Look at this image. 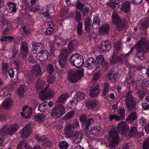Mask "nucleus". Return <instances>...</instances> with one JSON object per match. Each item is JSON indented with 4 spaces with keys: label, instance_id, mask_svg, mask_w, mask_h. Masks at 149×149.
Masks as SVG:
<instances>
[{
    "label": "nucleus",
    "instance_id": "1",
    "mask_svg": "<svg viewBox=\"0 0 149 149\" xmlns=\"http://www.w3.org/2000/svg\"><path fill=\"white\" fill-rule=\"evenodd\" d=\"M18 127V125L17 124H13L11 125H7L1 130L0 131V146L3 142L4 139L2 133L4 134H8L10 135L14 134L17 130Z\"/></svg>",
    "mask_w": 149,
    "mask_h": 149
},
{
    "label": "nucleus",
    "instance_id": "2",
    "mask_svg": "<svg viewBox=\"0 0 149 149\" xmlns=\"http://www.w3.org/2000/svg\"><path fill=\"white\" fill-rule=\"evenodd\" d=\"M115 52L113 55L112 57V59H110V61L111 64H113L116 63L117 62L123 61L125 58V56L122 54L117 56L116 58V52L122 49V46L121 42L120 41H117L114 44Z\"/></svg>",
    "mask_w": 149,
    "mask_h": 149
},
{
    "label": "nucleus",
    "instance_id": "3",
    "mask_svg": "<svg viewBox=\"0 0 149 149\" xmlns=\"http://www.w3.org/2000/svg\"><path fill=\"white\" fill-rule=\"evenodd\" d=\"M69 60L72 65L78 68L81 67L84 64L83 57L78 54H72L70 57Z\"/></svg>",
    "mask_w": 149,
    "mask_h": 149
},
{
    "label": "nucleus",
    "instance_id": "4",
    "mask_svg": "<svg viewBox=\"0 0 149 149\" xmlns=\"http://www.w3.org/2000/svg\"><path fill=\"white\" fill-rule=\"evenodd\" d=\"M65 113V107L61 104L55 106L52 109L51 115L52 117L54 119H57L61 117Z\"/></svg>",
    "mask_w": 149,
    "mask_h": 149
},
{
    "label": "nucleus",
    "instance_id": "5",
    "mask_svg": "<svg viewBox=\"0 0 149 149\" xmlns=\"http://www.w3.org/2000/svg\"><path fill=\"white\" fill-rule=\"evenodd\" d=\"M83 74L82 70H70L68 72V80L71 82H76L83 76Z\"/></svg>",
    "mask_w": 149,
    "mask_h": 149
},
{
    "label": "nucleus",
    "instance_id": "6",
    "mask_svg": "<svg viewBox=\"0 0 149 149\" xmlns=\"http://www.w3.org/2000/svg\"><path fill=\"white\" fill-rule=\"evenodd\" d=\"M109 136V139L110 141L109 146L111 148H114L115 146L118 143L120 140L118 134L113 129L110 132Z\"/></svg>",
    "mask_w": 149,
    "mask_h": 149
},
{
    "label": "nucleus",
    "instance_id": "7",
    "mask_svg": "<svg viewBox=\"0 0 149 149\" xmlns=\"http://www.w3.org/2000/svg\"><path fill=\"white\" fill-rule=\"evenodd\" d=\"M79 127V123L77 120L74 121L73 124L67 125L64 128L65 133L67 138L71 137L73 134V131L74 129H78Z\"/></svg>",
    "mask_w": 149,
    "mask_h": 149
},
{
    "label": "nucleus",
    "instance_id": "8",
    "mask_svg": "<svg viewBox=\"0 0 149 149\" xmlns=\"http://www.w3.org/2000/svg\"><path fill=\"white\" fill-rule=\"evenodd\" d=\"M137 52H146L148 50L149 48V43L148 40L145 38H143L140 40L138 44L135 46Z\"/></svg>",
    "mask_w": 149,
    "mask_h": 149
},
{
    "label": "nucleus",
    "instance_id": "9",
    "mask_svg": "<svg viewBox=\"0 0 149 149\" xmlns=\"http://www.w3.org/2000/svg\"><path fill=\"white\" fill-rule=\"evenodd\" d=\"M54 95V91L52 89H50L47 87L45 88L40 91L39 93V96L42 100H45L47 98L53 97Z\"/></svg>",
    "mask_w": 149,
    "mask_h": 149
},
{
    "label": "nucleus",
    "instance_id": "10",
    "mask_svg": "<svg viewBox=\"0 0 149 149\" xmlns=\"http://www.w3.org/2000/svg\"><path fill=\"white\" fill-rule=\"evenodd\" d=\"M112 22L114 24L116 25L119 30H121L123 29L125 26V23L121 21L118 17L117 12H114L112 15Z\"/></svg>",
    "mask_w": 149,
    "mask_h": 149
},
{
    "label": "nucleus",
    "instance_id": "11",
    "mask_svg": "<svg viewBox=\"0 0 149 149\" xmlns=\"http://www.w3.org/2000/svg\"><path fill=\"white\" fill-rule=\"evenodd\" d=\"M129 127L124 122H121L118 124L117 129L119 133H120L123 136L125 135L128 132Z\"/></svg>",
    "mask_w": 149,
    "mask_h": 149
},
{
    "label": "nucleus",
    "instance_id": "12",
    "mask_svg": "<svg viewBox=\"0 0 149 149\" xmlns=\"http://www.w3.org/2000/svg\"><path fill=\"white\" fill-rule=\"evenodd\" d=\"M126 97L125 102L128 105L127 110L130 111V110L134 109L135 106V101L134 98L132 97L130 93H127Z\"/></svg>",
    "mask_w": 149,
    "mask_h": 149
},
{
    "label": "nucleus",
    "instance_id": "13",
    "mask_svg": "<svg viewBox=\"0 0 149 149\" xmlns=\"http://www.w3.org/2000/svg\"><path fill=\"white\" fill-rule=\"evenodd\" d=\"M8 8L5 10V12H8V15L11 16L15 13L17 10L16 4L12 2H9L7 3Z\"/></svg>",
    "mask_w": 149,
    "mask_h": 149
},
{
    "label": "nucleus",
    "instance_id": "14",
    "mask_svg": "<svg viewBox=\"0 0 149 149\" xmlns=\"http://www.w3.org/2000/svg\"><path fill=\"white\" fill-rule=\"evenodd\" d=\"M111 47V42L106 40L102 41L100 43L99 48L102 52H106L109 51Z\"/></svg>",
    "mask_w": 149,
    "mask_h": 149
},
{
    "label": "nucleus",
    "instance_id": "15",
    "mask_svg": "<svg viewBox=\"0 0 149 149\" xmlns=\"http://www.w3.org/2000/svg\"><path fill=\"white\" fill-rule=\"evenodd\" d=\"M103 129L99 126L92 127L89 131V134L94 136H99L102 135Z\"/></svg>",
    "mask_w": 149,
    "mask_h": 149
},
{
    "label": "nucleus",
    "instance_id": "16",
    "mask_svg": "<svg viewBox=\"0 0 149 149\" xmlns=\"http://www.w3.org/2000/svg\"><path fill=\"white\" fill-rule=\"evenodd\" d=\"M74 41H72L70 42L68 45L69 49H63L61 51V52L59 56H66L68 58V55L71 53V50L73 48Z\"/></svg>",
    "mask_w": 149,
    "mask_h": 149
},
{
    "label": "nucleus",
    "instance_id": "17",
    "mask_svg": "<svg viewBox=\"0 0 149 149\" xmlns=\"http://www.w3.org/2000/svg\"><path fill=\"white\" fill-rule=\"evenodd\" d=\"M31 73L32 76L36 77H39L42 75L41 69L39 65L36 64L32 67Z\"/></svg>",
    "mask_w": 149,
    "mask_h": 149
},
{
    "label": "nucleus",
    "instance_id": "18",
    "mask_svg": "<svg viewBox=\"0 0 149 149\" xmlns=\"http://www.w3.org/2000/svg\"><path fill=\"white\" fill-rule=\"evenodd\" d=\"M49 53L46 50H44L39 52L37 55V58L40 61L46 60L48 58Z\"/></svg>",
    "mask_w": 149,
    "mask_h": 149
},
{
    "label": "nucleus",
    "instance_id": "19",
    "mask_svg": "<svg viewBox=\"0 0 149 149\" xmlns=\"http://www.w3.org/2000/svg\"><path fill=\"white\" fill-rule=\"evenodd\" d=\"M100 92L99 85L97 84H94L91 87L90 94L92 97H94Z\"/></svg>",
    "mask_w": 149,
    "mask_h": 149
},
{
    "label": "nucleus",
    "instance_id": "20",
    "mask_svg": "<svg viewBox=\"0 0 149 149\" xmlns=\"http://www.w3.org/2000/svg\"><path fill=\"white\" fill-rule=\"evenodd\" d=\"M20 50V54L22 57L25 58L28 53V48L27 44L26 42H22L21 43Z\"/></svg>",
    "mask_w": 149,
    "mask_h": 149
},
{
    "label": "nucleus",
    "instance_id": "21",
    "mask_svg": "<svg viewBox=\"0 0 149 149\" xmlns=\"http://www.w3.org/2000/svg\"><path fill=\"white\" fill-rule=\"evenodd\" d=\"M32 109L27 106L23 107L21 115L25 118H29L32 114Z\"/></svg>",
    "mask_w": 149,
    "mask_h": 149
},
{
    "label": "nucleus",
    "instance_id": "22",
    "mask_svg": "<svg viewBox=\"0 0 149 149\" xmlns=\"http://www.w3.org/2000/svg\"><path fill=\"white\" fill-rule=\"evenodd\" d=\"M31 130L30 126L28 125L22 129L20 132V134L23 137L27 138L30 135Z\"/></svg>",
    "mask_w": 149,
    "mask_h": 149
},
{
    "label": "nucleus",
    "instance_id": "23",
    "mask_svg": "<svg viewBox=\"0 0 149 149\" xmlns=\"http://www.w3.org/2000/svg\"><path fill=\"white\" fill-rule=\"evenodd\" d=\"M109 26L108 24L103 25L99 29V33L101 35L104 36L107 34L109 30Z\"/></svg>",
    "mask_w": 149,
    "mask_h": 149
},
{
    "label": "nucleus",
    "instance_id": "24",
    "mask_svg": "<svg viewBox=\"0 0 149 149\" xmlns=\"http://www.w3.org/2000/svg\"><path fill=\"white\" fill-rule=\"evenodd\" d=\"M13 101L10 99H7L5 100L1 105V107L4 109H8L12 105Z\"/></svg>",
    "mask_w": 149,
    "mask_h": 149
},
{
    "label": "nucleus",
    "instance_id": "25",
    "mask_svg": "<svg viewBox=\"0 0 149 149\" xmlns=\"http://www.w3.org/2000/svg\"><path fill=\"white\" fill-rule=\"evenodd\" d=\"M36 89L37 90H40L42 91V89L44 90L46 87H47L45 85L44 81L43 80H37L36 84Z\"/></svg>",
    "mask_w": 149,
    "mask_h": 149
},
{
    "label": "nucleus",
    "instance_id": "26",
    "mask_svg": "<svg viewBox=\"0 0 149 149\" xmlns=\"http://www.w3.org/2000/svg\"><path fill=\"white\" fill-rule=\"evenodd\" d=\"M83 137V134L81 132H76L73 137V140L74 143H78L81 141Z\"/></svg>",
    "mask_w": 149,
    "mask_h": 149
},
{
    "label": "nucleus",
    "instance_id": "27",
    "mask_svg": "<svg viewBox=\"0 0 149 149\" xmlns=\"http://www.w3.org/2000/svg\"><path fill=\"white\" fill-rule=\"evenodd\" d=\"M104 61V59L103 55H100L97 56L96 58V68H100L102 65Z\"/></svg>",
    "mask_w": 149,
    "mask_h": 149
},
{
    "label": "nucleus",
    "instance_id": "28",
    "mask_svg": "<svg viewBox=\"0 0 149 149\" xmlns=\"http://www.w3.org/2000/svg\"><path fill=\"white\" fill-rule=\"evenodd\" d=\"M67 58L66 56H59L58 60V62L59 65L61 68H64L67 63Z\"/></svg>",
    "mask_w": 149,
    "mask_h": 149
},
{
    "label": "nucleus",
    "instance_id": "29",
    "mask_svg": "<svg viewBox=\"0 0 149 149\" xmlns=\"http://www.w3.org/2000/svg\"><path fill=\"white\" fill-rule=\"evenodd\" d=\"M86 115L84 114L80 118V120L82 123V126L86 130L88 129V125L87 123V120H86Z\"/></svg>",
    "mask_w": 149,
    "mask_h": 149
},
{
    "label": "nucleus",
    "instance_id": "30",
    "mask_svg": "<svg viewBox=\"0 0 149 149\" xmlns=\"http://www.w3.org/2000/svg\"><path fill=\"white\" fill-rule=\"evenodd\" d=\"M85 66L89 69H91L94 66L93 59L92 58H89L87 59L85 62Z\"/></svg>",
    "mask_w": 149,
    "mask_h": 149
},
{
    "label": "nucleus",
    "instance_id": "31",
    "mask_svg": "<svg viewBox=\"0 0 149 149\" xmlns=\"http://www.w3.org/2000/svg\"><path fill=\"white\" fill-rule=\"evenodd\" d=\"M45 116L42 113H38L35 115L34 118L37 122H43L45 119Z\"/></svg>",
    "mask_w": 149,
    "mask_h": 149
},
{
    "label": "nucleus",
    "instance_id": "32",
    "mask_svg": "<svg viewBox=\"0 0 149 149\" xmlns=\"http://www.w3.org/2000/svg\"><path fill=\"white\" fill-rule=\"evenodd\" d=\"M42 46V45L40 43H33L32 44V49L33 52L36 53L38 50L40 49L41 47Z\"/></svg>",
    "mask_w": 149,
    "mask_h": 149
},
{
    "label": "nucleus",
    "instance_id": "33",
    "mask_svg": "<svg viewBox=\"0 0 149 149\" xmlns=\"http://www.w3.org/2000/svg\"><path fill=\"white\" fill-rule=\"evenodd\" d=\"M91 21L90 18H87L84 21L85 29L88 33L90 32L91 28Z\"/></svg>",
    "mask_w": 149,
    "mask_h": 149
},
{
    "label": "nucleus",
    "instance_id": "34",
    "mask_svg": "<svg viewBox=\"0 0 149 149\" xmlns=\"http://www.w3.org/2000/svg\"><path fill=\"white\" fill-rule=\"evenodd\" d=\"M97 104V102L94 100H88L86 102V104L88 107L91 108H93L95 107Z\"/></svg>",
    "mask_w": 149,
    "mask_h": 149
},
{
    "label": "nucleus",
    "instance_id": "35",
    "mask_svg": "<svg viewBox=\"0 0 149 149\" xmlns=\"http://www.w3.org/2000/svg\"><path fill=\"white\" fill-rule=\"evenodd\" d=\"M121 9L125 13L128 12L130 9L129 3L126 1L125 3H123Z\"/></svg>",
    "mask_w": 149,
    "mask_h": 149
},
{
    "label": "nucleus",
    "instance_id": "36",
    "mask_svg": "<svg viewBox=\"0 0 149 149\" xmlns=\"http://www.w3.org/2000/svg\"><path fill=\"white\" fill-rule=\"evenodd\" d=\"M137 118V116L135 112H131L130 115L127 118V121L130 123L131 122L133 121L136 119Z\"/></svg>",
    "mask_w": 149,
    "mask_h": 149
},
{
    "label": "nucleus",
    "instance_id": "37",
    "mask_svg": "<svg viewBox=\"0 0 149 149\" xmlns=\"http://www.w3.org/2000/svg\"><path fill=\"white\" fill-rule=\"evenodd\" d=\"M8 24L7 20L3 16H0V27L3 28L7 25Z\"/></svg>",
    "mask_w": 149,
    "mask_h": 149
},
{
    "label": "nucleus",
    "instance_id": "38",
    "mask_svg": "<svg viewBox=\"0 0 149 149\" xmlns=\"http://www.w3.org/2000/svg\"><path fill=\"white\" fill-rule=\"evenodd\" d=\"M26 149H28L27 143L24 140L21 141L18 145L17 149H22L24 147Z\"/></svg>",
    "mask_w": 149,
    "mask_h": 149
},
{
    "label": "nucleus",
    "instance_id": "39",
    "mask_svg": "<svg viewBox=\"0 0 149 149\" xmlns=\"http://www.w3.org/2000/svg\"><path fill=\"white\" fill-rule=\"evenodd\" d=\"M47 12H45L43 13V15L45 17L49 18H50L49 13L54 11V7L52 6L50 9L49 7H47Z\"/></svg>",
    "mask_w": 149,
    "mask_h": 149
},
{
    "label": "nucleus",
    "instance_id": "40",
    "mask_svg": "<svg viewBox=\"0 0 149 149\" xmlns=\"http://www.w3.org/2000/svg\"><path fill=\"white\" fill-rule=\"evenodd\" d=\"M137 133L136 128L135 127H132L131 128L128 135L130 136H136Z\"/></svg>",
    "mask_w": 149,
    "mask_h": 149
},
{
    "label": "nucleus",
    "instance_id": "41",
    "mask_svg": "<svg viewBox=\"0 0 149 149\" xmlns=\"http://www.w3.org/2000/svg\"><path fill=\"white\" fill-rule=\"evenodd\" d=\"M24 93V86L21 85L17 91V94L20 97H22Z\"/></svg>",
    "mask_w": 149,
    "mask_h": 149
},
{
    "label": "nucleus",
    "instance_id": "42",
    "mask_svg": "<svg viewBox=\"0 0 149 149\" xmlns=\"http://www.w3.org/2000/svg\"><path fill=\"white\" fill-rule=\"evenodd\" d=\"M67 98V96L65 94H63L61 96L57 99V102L59 103H64Z\"/></svg>",
    "mask_w": 149,
    "mask_h": 149
},
{
    "label": "nucleus",
    "instance_id": "43",
    "mask_svg": "<svg viewBox=\"0 0 149 149\" xmlns=\"http://www.w3.org/2000/svg\"><path fill=\"white\" fill-rule=\"evenodd\" d=\"M109 89V85L107 83H104V88L102 92V96L105 95L108 92Z\"/></svg>",
    "mask_w": 149,
    "mask_h": 149
},
{
    "label": "nucleus",
    "instance_id": "44",
    "mask_svg": "<svg viewBox=\"0 0 149 149\" xmlns=\"http://www.w3.org/2000/svg\"><path fill=\"white\" fill-rule=\"evenodd\" d=\"M123 1V0H116L113 3H110L109 4V6L113 9H114L115 7L117 6V5L118 6L120 5V3L122 2Z\"/></svg>",
    "mask_w": 149,
    "mask_h": 149
},
{
    "label": "nucleus",
    "instance_id": "45",
    "mask_svg": "<svg viewBox=\"0 0 149 149\" xmlns=\"http://www.w3.org/2000/svg\"><path fill=\"white\" fill-rule=\"evenodd\" d=\"M47 102H45L40 104L38 107V109L39 111L41 112L44 111L47 108Z\"/></svg>",
    "mask_w": 149,
    "mask_h": 149
},
{
    "label": "nucleus",
    "instance_id": "46",
    "mask_svg": "<svg viewBox=\"0 0 149 149\" xmlns=\"http://www.w3.org/2000/svg\"><path fill=\"white\" fill-rule=\"evenodd\" d=\"M107 77H109L110 80H111L113 81H115L116 77L115 76L114 73L113 72H109L107 74Z\"/></svg>",
    "mask_w": 149,
    "mask_h": 149
},
{
    "label": "nucleus",
    "instance_id": "47",
    "mask_svg": "<svg viewBox=\"0 0 149 149\" xmlns=\"http://www.w3.org/2000/svg\"><path fill=\"white\" fill-rule=\"evenodd\" d=\"M59 146L60 149H66L68 147V145L67 143L63 141L60 143Z\"/></svg>",
    "mask_w": 149,
    "mask_h": 149
},
{
    "label": "nucleus",
    "instance_id": "48",
    "mask_svg": "<svg viewBox=\"0 0 149 149\" xmlns=\"http://www.w3.org/2000/svg\"><path fill=\"white\" fill-rule=\"evenodd\" d=\"M113 119H114L117 120H119L120 119H121V117L119 116L118 115H116L115 114H111L109 116V119L110 121L112 120Z\"/></svg>",
    "mask_w": 149,
    "mask_h": 149
},
{
    "label": "nucleus",
    "instance_id": "49",
    "mask_svg": "<svg viewBox=\"0 0 149 149\" xmlns=\"http://www.w3.org/2000/svg\"><path fill=\"white\" fill-rule=\"evenodd\" d=\"M13 37L12 36L4 37L1 40L3 41H5L7 43H8L13 40Z\"/></svg>",
    "mask_w": 149,
    "mask_h": 149
},
{
    "label": "nucleus",
    "instance_id": "50",
    "mask_svg": "<svg viewBox=\"0 0 149 149\" xmlns=\"http://www.w3.org/2000/svg\"><path fill=\"white\" fill-rule=\"evenodd\" d=\"M82 31V24L81 22H79L77 26V31L78 34L81 35Z\"/></svg>",
    "mask_w": 149,
    "mask_h": 149
},
{
    "label": "nucleus",
    "instance_id": "51",
    "mask_svg": "<svg viewBox=\"0 0 149 149\" xmlns=\"http://www.w3.org/2000/svg\"><path fill=\"white\" fill-rule=\"evenodd\" d=\"M149 148V138L146 139L143 145V149H148Z\"/></svg>",
    "mask_w": 149,
    "mask_h": 149
},
{
    "label": "nucleus",
    "instance_id": "52",
    "mask_svg": "<svg viewBox=\"0 0 149 149\" xmlns=\"http://www.w3.org/2000/svg\"><path fill=\"white\" fill-rule=\"evenodd\" d=\"M141 24L143 28H146L149 25V20L148 19H145Z\"/></svg>",
    "mask_w": 149,
    "mask_h": 149
},
{
    "label": "nucleus",
    "instance_id": "53",
    "mask_svg": "<svg viewBox=\"0 0 149 149\" xmlns=\"http://www.w3.org/2000/svg\"><path fill=\"white\" fill-rule=\"evenodd\" d=\"M74 110L68 113H66L65 117L66 119H68L74 115Z\"/></svg>",
    "mask_w": 149,
    "mask_h": 149
},
{
    "label": "nucleus",
    "instance_id": "54",
    "mask_svg": "<svg viewBox=\"0 0 149 149\" xmlns=\"http://www.w3.org/2000/svg\"><path fill=\"white\" fill-rule=\"evenodd\" d=\"M47 70L49 74L52 73L54 71V69L52 66L50 64L48 65L47 67Z\"/></svg>",
    "mask_w": 149,
    "mask_h": 149
},
{
    "label": "nucleus",
    "instance_id": "55",
    "mask_svg": "<svg viewBox=\"0 0 149 149\" xmlns=\"http://www.w3.org/2000/svg\"><path fill=\"white\" fill-rule=\"evenodd\" d=\"M8 67V64L6 63H5L3 64L2 71L4 74H6L7 73Z\"/></svg>",
    "mask_w": 149,
    "mask_h": 149
},
{
    "label": "nucleus",
    "instance_id": "56",
    "mask_svg": "<svg viewBox=\"0 0 149 149\" xmlns=\"http://www.w3.org/2000/svg\"><path fill=\"white\" fill-rule=\"evenodd\" d=\"M76 20L77 22L81 20V15L80 13L78 11L76 12Z\"/></svg>",
    "mask_w": 149,
    "mask_h": 149
},
{
    "label": "nucleus",
    "instance_id": "57",
    "mask_svg": "<svg viewBox=\"0 0 149 149\" xmlns=\"http://www.w3.org/2000/svg\"><path fill=\"white\" fill-rule=\"evenodd\" d=\"M67 5L69 6H73L78 0H65Z\"/></svg>",
    "mask_w": 149,
    "mask_h": 149
},
{
    "label": "nucleus",
    "instance_id": "58",
    "mask_svg": "<svg viewBox=\"0 0 149 149\" xmlns=\"http://www.w3.org/2000/svg\"><path fill=\"white\" fill-rule=\"evenodd\" d=\"M20 15L23 18H26L29 16V15L28 13H27L26 12L23 10L21 11Z\"/></svg>",
    "mask_w": 149,
    "mask_h": 149
},
{
    "label": "nucleus",
    "instance_id": "59",
    "mask_svg": "<svg viewBox=\"0 0 149 149\" xmlns=\"http://www.w3.org/2000/svg\"><path fill=\"white\" fill-rule=\"evenodd\" d=\"M118 112L120 113V117H121V119H124L125 118L124 117V113L125 110L124 109H119Z\"/></svg>",
    "mask_w": 149,
    "mask_h": 149
},
{
    "label": "nucleus",
    "instance_id": "60",
    "mask_svg": "<svg viewBox=\"0 0 149 149\" xmlns=\"http://www.w3.org/2000/svg\"><path fill=\"white\" fill-rule=\"evenodd\" d=\"M55 77L54 76H49L47 78V81L49 83H53L55 81Z\"/></svg>",
    "mask_w": 149,
    "mask_h": 149
},
{
    "label": "nucleus",
    "instance_id": "61",
    "mask_svg": "<svg viewBox=\"0 0 149 149\" xmlns=\"http://www.w3.org/2000/svg\"><path fill=\"white\" fill-rule=\"evenodd\" d=\"M77 95L79 98L80 99H84L85 96V95L84 93L80 92H77Z\"/></svg>",
    "mask_w": 149,
    "mask_h": 149
},
{
    "label": "nucleus",
    "instance_id": "62",
    "mask_svg": "<svg viewBox=\"0 0 149 149\" xmlns=\"http://www.w3.org/2000/svg\"><path fill=\"white\" fill-rule=\"evenodd\" d=\"M54 29L53 28H47L46 29V33L47 35H50L52 33Z\"/></svg>",
    "mask_w": 149,
    "mask_h": 149
},
{
    "label": "nucleus",
    "instance_id": "63",
    "mask_svg": "<svg viewBox=\"0 0 149 149\" xmlns=\"http://www.w3.org/2000/svg\"><path fill=\"white\" fill-rule=\"evenodd\" d=\"M39 7L38 5H36L35 6H33L31 8H29V10L35 12L38 10L39 9Z\"/></svg>",
    "mask_w": 149,
    "mask_h": 149
},
{
    "label": "nucleus",
    "instance_id": "64",
    "mask_svg": "<svg viewBox=\"0 0 149 149\" xmlns=\"http://www.w3.org/2000/svg\"><path fill=\"white\" fill-rule=\"evenodd\" d=\"M76 6L78 9L80 10H82L83 8L84 7V4H81L79 2H78L76 4Z\"/></svg>",
    "mask_w": 149,
    "mask_h": 149
}]
</instances>
